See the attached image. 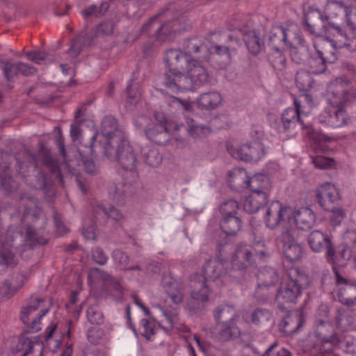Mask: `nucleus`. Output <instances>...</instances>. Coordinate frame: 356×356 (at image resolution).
I'll use <instances>...</instances> for the list:
<instances>
[{
  "label": "nucleus",
  "mask_w": 356,
  "mask_h": 356,
  "mask_svg": "<svg viewBox=\"0 0 356 356\" xmlns=\"http://www.w3.org/2000/svg\"><path fill=\"white\" fill-rule=\"evenodd\" d=\"M184 51L169 49L164 60L168 67L163 77V85L172 92L191 91L204 86L209 74L200 61L192 58L197 56L208 60L211 53L198 38H191L184 44Z\"/></svg>",
  "instance_id": "f257e3e1"
},
{
  "label": "nucleus",
  "mask_w": 356,
  "mask_h": 356,
  "mask_svg": "<svg viewBox=\"0 0 356 356\" xmlns=\"http://www.w3.org/2000/svg\"><path fill=\"white\" fill-rule=\"evenodd\" d=\"M329 104L318 117L320 124L332 128H339L348 123V115L343 105L356 98V90L350 89L348 81L337 78L327 88Z\"/></svg>",
  "instance_id": "f03ea898"
},
{
  "label": "nucleus",
  "mask_w": 356,
  "mask_h": 356,
  "mask_svg": "<svg viewBox=\"0 0 356 356\" xmlns=\"http://www.w3.org/2000/svg\"><path fill=\"white\" fill-rule=\"evenodd\" d=\"M309 283V277L304 271L296 268H290L280 283L277 301L280 304L296 303Z\"/></svg>",
  "instance_id": "7ed1b4c3"
},
{
  "label": "nucleus",
  "mask_w": 356,
  "mask_h": 356,
  "mask_svg": "<svg viewBox=\"0 0 356 356\" xmlns=\"http://www.w3.org/2000/svg\"><path fill=\"white\" fill-rule=\"evenodd\" d=\"M214 317L217 324L212 334L218 340L227 341L241 335V330L236 325L238 316L233 307L224 305L217 307L214 311Z\"/></svg>",
  "instance_id": "20e7f679"
},
{
  "label": "nucleus",
  "mask_w": 356,
  "mask_h": 356,
  "mask_svg": "<svg viewBox=\"0 0 356 356\" xmlns=\"http://www.w3.org/2000/svg\"><path fill=\"white\" fill-rule=\"evenodd\" d=\"M126 138L124 133L118 128L116 118L113 115H106L102 120L100 131L96 133L92 137V143L90 145V152L92 148L99 146L104 150L106 147L117 144Z\"/></svg>",
  "instance_id": "39448f33"
},
{
  "label": "nucleus",
  "mask_w": 356,
  "mask_h": 356,
  "mask_svg": "<svg viewBox=\"0 0 356 356\" xmlns=\"http://www.w3.org/2000/svg\"><path fill=\"white\" fill-rule=\"evenodd\" d=\"M51 305L49 299H35L22 309L20 318L29 332L41 330V318L49 312Z\"/></svg>",
  "instance_id": "423d86ee"
},
{
  "label": "nucleus",
  "mask_w": 356,
  "mask_h": 356,
  "mask_svg": "<svg viewBox=\"0 0 356 356\" xmlns=\"http://www.w3.org/2000/svg\"><path fill=\"white\" fill-rule=\"evenodd\" d=\"M108 159L116 161L125 170L133 171L136 169L138 160L133 147L127 137L104 150Z\"/></svg>",
  "instance_id": "0eeeda50"
},
{
  "label": "nucleus",
  "mask_w": 356,
  "mask_h": 356,
  "mask_svg": "<svg viewBox=\"0 0 356 356\" xmlns=\"http://www.w3.org/2000/svg\"><path fill=\"white\" fill-rule=\"evenodd\" d=\"M329 309L327 306L318 308L316 319L314 324V336L322 343L336 344L338 343L334 326L328 318Z\"/></svg>",
  "instance_id": "6e6552de"
},
{
  "label": "nucleus",
  "mask_w": 356,
  "mask_h": 356,
  "mask_svg": "<svg viewBox=\"0 0 356 356\" xmlns=\"http://www.w3.org/2000/svg\"><path fill=\"white\" fill-rule=\"evenodd\" d=\"M227 149L233 158L245 162H257L266 154L264 145L258 140L236 145L228 143Z\"/></svg>",
  "instance_id": "1a4fd4ad"
},
{
  "label": "nucleus",
  "mask_w": 356,
  "mask_h": 356,
  "mask_svg": "<svg viewBox=\"0 0 356 356\" xmlns=\"http://www.w3.org/2000/svg\"><path fill=\"white\" fill-rule=\"evenodd\" d=\"M356 18L348 19L346 23V29L343 33L341 28L339 25H336L333 22H328L323 24L326 31L332 34L334 37H339V47H343L348 51H356V29H355Z\"/></svg>",
  "instance_id": "9d476101"
},
{
  "label": "nucleus",
  "mask_w": 356,
  "mask_h": 356,
  "mask_svg": "<svg viewBox=\"0 0 356 356\" xmlns=\"http://www.w3.org/2000/svg\"><path fill=\"white\" fill-rule=\"evenodd\" d=\"M189 286L191 297L186 302V307L189 311L195 313L200 309L201 303L208 301L211 289L210 286L197 275H192Z\"/></svg>",
  "instance_id": "9b49d317"
},
{
  "label": "nucleus",
  "mask_w": 356,
  "mask_h": 356,
  "mask_svg": "<svg viewBox=\"0 0 356 356\" xmlns=\"http://www.w3.org/2000/svg\"><path fill=\"white\" fill-rule=\"evenodd\" d=\"M204 277L200 276L201 280L208 285L207 282H213L220 288L225 284L227 273L225 265L222 260L213 259L208 260L202 267Z\"/></svg>",
  "instance_id": "f8f14e48"
},
{
  "label": "nucleus",
  "mask_w": 356,
  "mask_h": 356,
  "mask_svg": "<svg viewBox=\"0 0 356 356\" xmlns=\"http://www.w3.org/2000/svg\"><path fill=\"white\" fill-rule=\"evenodd\" d=\"M325 13L324 16L321 15L323 22L343 15L345 21L348 23V19L356 18V0H353L350 3L334 0L328 1L325 7Z\"/></svg>",
  "instance_id": "ddd939ff"
},
{
  "label": "nucleus",
  "mask_w": 356,
  "mask_h": 356,
  "mask_svg": "<svg viewBox=\"0 0 356 356\" xmlns=\"http://www.w3.org/2000/svg\"><path fill=\"white\" fill-rule=\"evenodd\" d=\"M309 248L315 252H321L326 250V259L330 262L334 261L335 249L330 236L320 230H314L307 236Z\"/></svg>",
  "instance_id": "4468645a"
},
{
  "label": "nucleus",
  "mask_w": 356,
  "mask_h": 356,
  "mask_svg": "<svg viewBox=\"0 0 356 356\" xmlns=\"http://www.w3.org/2000/svg\"><path fill=\"white\" fill-rule=\"evenodd\" d=\"M291 209L280 201H273L266 209L264 220L266 226L270 229H275L284 220L285 217L291 218Z\"/></svg>",
  "instance_id": "2eb2a0df"
},
{
  "label": "nucleus",
  "mask_w": 356,
  "mask_h": 356,
  "mask_svg": "<svg viewBox=\"0 0 356 356\" xmlns=\"http://www.w3.org/2000/svg\"><path fill=\"white\" fill-rule=\"evenodd\" d=\"M155 118L159 123L149 125L145 129L148 139L155 143L163 145L170 139V128L165 116L162 113L155 114Z\"/></svg>",
  "instance_id": "dca6fc26"
},
{
  "label": "nucleus",
  "mask_w": 356,
  "mask_h": 356,
  "mask_svg": "<svg viewBox=\"0 0 356 356\" xmlns=\"http://www.w3.org/2000/svg\"><path fill=\"white\" fill-rule=\"evenodd\" d=\"M316 201L325 210L329 211L331 204L340 200L338 188L334 184L325 182L320 184L315 191Z\"/></svg>",
  "instance_id": "f3484780"
},
{
  "label": "nucleus",
  "mask_w": 356,
  "mask_h": 356,
  "mask_svg": "<svg viewBox=\"0 0 356 356\" xmlns=\"http://www.w3.org/2000/svg\"><path fill=\"white\" fill-rule=\"evenodd\" d=\"M323 47H321L320 44H314V47L318 53V57L312 58L309 60V65L310 66L311 72L313 74H321L325 71V58L324 56L327 53H330L334 55V52L332 50H327L329 47H331L332 50L337 48V42L328 38L323 39L322 40Z\"/></svg>",
  "instance_id": "a211bd4d"
},
{
  "label": "nucleus",
  "mask_w": 356,
  "mask_h": 356,
  "mask_svg": "<svg viewBox=\"0 0 356 356\" xmlns=\"http://www.w3.org/2000/svg\"><path fill=\"white\" fill-rule=\"evenodd\" d=\"M295 232L294 229H287L280 236L283 252L290 261H298L302 255V248L295 239Z\"/></svg>",
  "instance_id": "6ab92c4d"
},
{
  "label": "nucleus",
  "mask_w": 356,
  "mask_h": 356,
  "mask_svg": "<svg viewBox=\"0 0 356 356\" xmlns=\"http://www.w3.org/2000/svg\"><path fill=\"white\" fill-rule=\"evenodd\" d=\"M335 277L339 301L346 305H354L356 302V284L341 277L337 271H335Z\"/></svg>",
  "instance_id": "aec40b11"
},
{
  "label": "nucleus",
  "mask_w": 356,
  "mask_h": 356,
  "mask_svg": "<svg viewBox=\"0 0 356 356\" xmlns=\"http://www.w3.org/2000/svg\"><path fill=\"white\" fill-rule=\"evenodd\" d=\"M307 115V111L300 110L297 107H289L286 108L282 115V124L283 129L288 131L293 129L297 124H300L302 129L308 128L309 125L305 124L302 116Z\"/></svg>",
  "instance_id": "412c9836"
},
{
  "label": "nucleus",
  "mask_w": 356,
  "mask_h": 356,
  "mask_svg": "<svg viewBox=\"0 0 356 356\" xmlns=\"http://www.w3.org/2000/svg\"><path fill=\"white\" fill-rule=\"evenodd\" d=\"M254 250L251 245L243 244L236 250L232 259L233 267L243 269L250 266L254 257Z\"/></svg>",
  "instance_id": "4be33fe9"
},
{
  "label": "nucleus",
  "mask_w": 356,
  "mask_h": 356,
  "mask_svg": "<svg viewBox=\"0 0 356 356\" xmlns=\"http://www.w3.org/2000/svg\"><path fill=\"white\" fill-rule=\"evenodd\" d=\"M188 21V18L186 15L180 14L172 21L161 25L156 31L157 37L161 40H163L161 38V35H169L172 33L188 29L190 27V24Z\"/></svg>",
  "instance_id": "5701e85b"
},
{
  "label": "nucleus",
  "mask_w": 356,
  "mask_h": 356,
  "mask_svg": "<svg viewBox=\"0 0 356 356\" xmlns=\"http://www.w3.org/2000/svg\"><path fill=\"white\" fill-rule=\"evenodd\" d=\"M291 218H293L296 227L302 230L309 229L316 220L314 212L307 207L291 211Z\"/></svg>",
  "instance_id": "b1692460"
},
{
  "label": "nucleus",
  "mask_w": 356,
  "mask_h": 356,
  "mask_svg": "<svg viewBox=\"0 0 356 356\" xmlns=\"http://www.w3.org/2000/svg\"><path fill=\"white\" fill-rule=\"evenodd\" d=\"M92 215L97 222L100 225L104 224L106 219H113L120 222L124 218L123 214L119 209L113 206L110 207L109 209H106L101 204L93 206Z\"/></svg>",
  "instance_id": "393cba45"
},
{
  "label": "nucleus",
  "mask_w": 356,
  "mask_h": 356,
  "mask_svg": "<svg viewBox=\"0 0 356 356\" xmlns=\"http://www.w3.org/2000/svg\"><path fill=\"white\" fill-rule=\"evenodd\" d=\"M132 193V186L130 184L122 181L113 182L109 187L110 198L116 204L123 205L124 198Z\"/></svg>",
  "instance_id": "a878e982"
},
{
  "label": "nucleus",
  "mask_w": 356,
  "mask_h": 356,
  "mask_svg": "<svg viewBox=\"0 0 356 356\" xmlns=\"http://www.w3.org/2000/svg\"><path fill=\"white\" fill-rule=\"evenodd\" d=\"M268 197L269 195L264 193H251L243 200V207L244 211L249 213L257 212L266 204Z\"/></svg>",
  "instance_id": "bb28decb"
},
{
  "label": "nucleus",
  "mask_w": 356,
  "mask_h": 356,
  "mask_svg": "<svg viewBox=\"0 0 356 356\" xmlns=\"http://www.w3.org/2000/svg\"><path fill=\"white\" fill-rule=\"evenodd\" d=\"M257 287L256 294L259 295L260 291L267 289L278 281V275L276 270L271 267H266L258 273Z\"/></svg>",
  "instance_id": "cd10ccee"
},
{
  "label": "nucleus",
  "mask_w": 356,
  "mask_h": 356,
  "mask_svg": "<svg viewBox=\"0 0 356 356\" xmlns=\"http://www.w3.org/2000/svg\"><path fill=\"white\" fill-rule=\"evenodd\" d=\"M222 101V97L219 92L210 91L201 94L196 102L200 108L211 111L218 108Z\"/></svg>",
  "instance_id": "c85d7f7f"
},
{
  "label": "nucleus",
  "mask_w": 356,
  "mask_h": 356,
  "mask_svg": "<svg viewBox=\"0 0 356 356\" xmlns=\"http://www.w3.org/2000/svg\"><path fill=\"white\" fill-rule=\"evenodd\" d=\"M302 315L299 312H294L286 316L280 323V329L287 334L296 332L304 324Z\"/></svg>",
  "instance_id": "c756f323"
},
{
  "label": "nucleus",
  "mask_w": 356,
  "mask_h": 356,
  "mask_svg": "<svg viewBox=\"0 0 356 356\" xmlns=\"http://www.w3.org/2000/svg\"><path fill=\"white\" fill-rule=\"evenodd\" d=\"M165 290L175 305L182 302L184 299V288L177 281L173 279L164 280L163 282Z\"/></svg>",
  "instance_id": "7c9ffc66"
},
{
  "label": "nucleus",
  "mask_w": 356,
  "mask_h": 356,
  "mask_svg": "<svg viewBox=\"0 0 356 356\" xmlns=\"http://www.w3.org/2000/svg\"><path fill=\"white\" fill-rule=\"evenodd\" d=\"M230 40L234 43L233 45L222 46L216 44L213 46V54L222 59L220 65L221 67H225L231 63L232 52L236 51L237 47L240 45V42L238 39H232L230 38Z\"/></svg>",
  "instance_id": "2f4dec72"
},
{
  "label": "nucleus",
  "mask_w": 356,
  "mask_h": 356,
  "mask_svg": "<svg viewBox=\"0 0 356 356\" xmlns=\"http://www.w3.org/2000/svg\"><path fill=\"white\" fill-rule=\"evenodd\" d=\"M286 29L280 26H273L269 33V44L272 48L289 46Z\"/></svg>",
  "instance_id": "473e14b6"
},
{
  "label": "nucleus",
  "mask_w": 356,
  "mask_h": 356,
  "mask_svg": "<svg viewBox=\"0 0 356 356\" xmlns=\"http://www.w3.org/2000/svg\"><path fill=\"white\" fill-rule=\"evenodd\" d=\"M269 179L263 175H256L248 179L246 188H250L251 193H264L269 195L270 190Z\"/></svg>",
  "instance_id": "72a5a7b5"
},
{
  "label": "nucleus",
  "mask_w": 356,
  "mask_h": 356,
  "mask_svg": "<svg viewBox=\"0 0 356 356\" xmlns=\"http://www.w3.org/2000/svg\"><path fill=\"white\" fill-rule=\"evenodd\" d=\"M249 175L243 168H235L229 173L227 182L229 186L235 189L246 188Z\"/></svg>",
  "instance_id": "f704fd0d"
},
{
  "label": "nucleus",
  "mask_w": 356,
  "mask_h": 356,
  "mask_svg": "<svg viewBox=\"0 0 356 356\" xmlns=\"http://www.w3.org/2000/svg\"><path fill=\"white\" fill-rule=\"evenodd\" d=\"M16 71L21 72L24 75L33 74L35 70L34 67H31L24 63H19L16 66H14L11 63L6 62L3 67V73L5 77L8 81L12 80L17 74Z\"/></svg>",
  "instance_id": "c9c22d12"
},
{
  "label": "nucleus",
  "mask_w": 356,
  "mask_h": 356,
  "mask_svg": "<svg viewBox=\"0 0 356 356\" xmlns=\"http://www.w3.org/2000/svg\"><path fill=\"white\" fill-rule=\"evenodd\" d=\"M220 227L227 235H236L242 227V221L238 216H227L222 218Z\"/></svg>",
  "instance_id": "e433bc0d"
},
{
  "label": "nucleus",
  "mask_w": 356,
  "mask_h": 356,
  "mask_svg": "<svg viewBox=\"0 0 356 356\" xmlns=\"http://www.w3.org/2000/svg\"><path fill=\"white\" fill-rule=\"evenodd\" d=\"M187 131L193 138L202 139L208 136L211 130L209 126L200 124L191 119L187 122Z\"/></svg>",
  "instance_id": "4c0bfd02"
},
{
  "label": "nucleus",
  "mask_w": 356,
  "mask_h": 356,
  "mask_svg": "<svg viewBox=\"0 0 356 356\" xmlns=\"http://www.w3.org/2000/svg\"><path fill=\"white\" fill-rule=\"evenodd\" d=\"M142 158L144 162L152 167H156L161 163L162 156L155 147L145 146L141 149Z\"/></svg>",
  "instance_id": "58836bf2"
},
{
  "label": "nucleus",
  "mask_w": 356,
  "mask_h": 356,
  "mask_svg": "<svg viewBox=\"0 0 356 356\" xmlns=\"http://www.w3.org/2000/svg\"><path fill=\"white\" fill-rule=\"evenodd\" d=\"M244 42L251 54L257 55L260 52L261 44L259 36L254 31H250L245 33L244 35Z\"/></svg>",
  "instance_id": "ea45409f"
},
{
  "label": "nucleus",
  "mask_w": 356,
  "mask_h": 356,
  "mask_svg": "<svg viewBox=\"0 0 356 356\" xmlns=\"http://www.w3.org/2000/svg\"><path fill=\"white\" fill-rule=\"evenodd\" d=\"M338 343L332 344V346L338 347L344 353L348 354H354L356 351V341L348 336H337Z\"/></svg>",
  "instance_id": "a19ab883"
},
{
  "label": "nucleus",
  "mask_w": 356,
  "mask_h": 356,
  "mask_svg": "<svg viewBox=\"0 0 356 356\" xmlns=\"http://www.w3.org/2000/svg\"><path fill=\"white\" fill-rule=\"evenodd\" d=\"M312 78L308 72L300 70L297 72L296 84L300 90L307 91L312 88Z\"/></svg>",
  "instance_id": "79ce46f5"
},
{
  "label": "nucleus",
  "mask_w": 356,
  "mask_h": 356,
  "mask_svg": "<svg viewBox=\"0 0 356 356\" xmlns=\"http://www.w3.org/2000/svg\"><path fill=\"white\" fill-rule=\"evenodd\" d=\"M354 317L349 310L338 311L336 316V323L339 327L347 330L349 329L354 323Z\"/></svg>",
  "instance_id": "37998d69"
},
{
  "label": "nucleus",
  "mask_w": 356,
  "mask_h": 356,
  "mask_svg": "<svg viewBox=\"0 0 356 356\" xmlns=\"http://www.w3.org/2000/svg\"><path fill=\"white\" fill-rule=\"evenodd\" d=\"M239 205L237 201L230 199L222 202L220 206V212L222 218L227 216H236Z\"/></svg>",
  "instance_id": "c03bdc74"
},
{
  "label": "nucleus",
  "mask_w": 356,
  "mask_h": 356,
  "mask_svg": "<svg viewBox=\"0 0 356 356\" xmlns=\"http://www.w3.org/2000/svg\"><path fill=\"white\" fill-rule=\"evenodd\" d=\"M271 317L272 314L268 309H257L252 314V323L259 326L264 325Z\"/></svg>",
  "instance_id": "a18cd8bd"
},
{
  "label": "nucleus",
  "mask_w": 356,
  "mask_h": 356,
  "mask_svg": "<svg viewBox=\"0 0 356 356\" xmlns=\"http://www.w3.org/2000/svg\"><path fill=\"white\" fill-rule=\"evenodd\" d=\"M294 106L300 110H304L309 113V108L314 106L312 97L309 94L301 95L298 99H294Z\"/></svg>",
  "instance_id": "49530a36"
},
{
  "label": "nucleus",
  "mask_w": 356,
  "mask_h": 356,
  "mask_svg": "<svg viewBox=\"0 0 356 356\" xmlns=\"http://www.w3.org/2000/svg\"><path fill=\"white\" fill-rule=\"evenodd\" d=\"M283 47L272 48L273 52L269 57L270 62L275 68H280L284 67L286 63V58L282 52Z\"/></svg>",
  "instance_id": "de8ad7c7"
},
{
  "label": "nucleus",
  "mask_w": 356,
  "mask_h": 356,
  "mask_svg": "<svg viewBox=\"0 0 356 356\" xmlns=\"http://www.w3.org/2000/svg\"><path fill=\"white\" fill-rule=\"evenodd\" d=\"M158 308L161 312L162 316L164 317L168 327L170 329L173 328L179 321L177 312L175 310L168 311L161 307H158Z\"/></svg>",
  "instance_id": "09e8293b"
},
{
  "label": "nucleus",
  "mask_w": 356,
  "mask_h": 356,
  "mask_svg": "<svg viewBox=\"0 0 356 356\" xmlns=\"http://www.w3.org/2000/svg\"><path fill=\"white\" fill-rule=\"evenodd\" d=\"M330 210L332 212V216L330 217L331 225L334 227L340 225L346 216L344 209L340 207L331 208L330 207Z\"/></svg>",
  "instance_id": "8fccbe9b"
},
{
  "label": "nucleus",
  "mask_w": 356,
  "mask_h": 356,
  "mask_svg": "<svg viewBox=\"0 0 356 356\" xmlns=\"http://www.w3.org/2000/svg\"><path fill=\"white\" fill-rule=\"evenodd\" d=\"M25 343L28 350L24 353V356H42L43 345L41 343L28 341Z\"/></svg>",
  "instance_id": "3c124183"
},
{
  "label": "nucleus",
  "mask_w": 356,
  "mask_h": 356,
  "mask_svg": "<svg viewBox=\"0 0 356 356\" xmlns=\"http://www.w3.org/2000/svg\"><path fill=\"white\" fill-rule=\"evenodd\" d=\"M26 57L29 60L37 64L47 63L50 60V58L47 57L46 53L41 51H33L27 52Z\"/></svg>",
  "instance_id": "603ef678"
},
{
  "label": "nucleus",
  "mask_w": 356,
  "mask_h": 356,
  "mask_svg": "<svg viewBox=\"0 0 356 356\" xmlns=\"http://www.w3.org/2000/svg\"><path fill=\"white\" fill-rule=\"evenodd\" d=\"M140 327L143 329L141 334L147 340H151L152 336L154 335V325L147 319H142L140 322Z\"/></svg>",
  "instance_id": "864d4df0"
},
{
  "label": "nucleus",
  "mask_w": 356,
  "mask_h": 356,
  "mask_svg": "<svg viewBox=\"0 0 356 356\" xmlns=\"http://www.w3.org/2000/svg\"><path fill=\"white\" fill-rule=\"evenodd\" d=\"M303 349L305 352H312L310 356H332V355L329 352H319L318 353H314L315 350H318V346L312 342L310 339H307L304 345Z\"/></svg>",
  "instance_id": "5fc2aeb1"
},
{
  "label": "nucleus",
  "mask_w": 356,
  "mask_h": 356,
  "mask_svg": "<svg viewBox=\"0 0 356 356\" xmlns=\"http://www.w3.org/2000/svg\"><path fill=\"white\" fill-rule=\"evenodd\" d=\"M92 257L94 262L101 266L105 265L108 259L107 255L99 247H97L92 250Z\"/></svg>",
  "instance_id": "6e6d98bb"
},
{
  "label": "nucleus",
  "mask_w": 356,
  "mask_h": 356,
  "mask_svg": "<svg viewBox=\"0 0 356 356\" xmlns=\"http://www.w3.org/2000/svg\"><path fill=\"white\" fill-rule=\"evenodd\" d=\"M83 40V36H79L72 42L68 50V54L72 57H76L81 51Z\"/></svg>",
  "instance_id": "4d7b16f0"
},
{
  "label": "nucleus",
  "mask_w": 356,
  "mask_h": 356,
  "mask_svg": "<svg viewBox=\"0 0 356 356\" xmlns=\"http://www.w3.org/2000/svg\"><path fill=\"white\" fill-rule=\"evenodd\" d=\"M112 257L115 262L121 267L126 266L129 263V257L120 250H114Z\"/></svg>",
  "instance_id": "13d9d810"
},
{
  "label": "nucleus",
  "mask_w": 356,
  "mask_h": 356,
  "mask_svg": "<svg viewBox=\"0 0 356 356\" xmlns=\"http://www.w3.org/2000/svg\"><path fill=\"white\" fill-rule=\"evenodd\" d=\"M104 335V330L99 327H90V343H98Z\"/></svg>",
  "instance_id": "bf43d9fd"
},
{
  "label": "nucleus",
  "mask_w": 356,
  "mask_h": 356,
  "mask_svg": "<svg viewBox=\"0 0 356 356\" xmlns=\"http://www.w3.org/2000/svg\"><path fill=\"white\" fill-rule=\"evenodd\" d=\"M171 104L177 105L184 111H190L192 108L191 103L187 100H183L177 97H171Z\"/></svg>",
  "instance_id": "052dcab7"
},
{
  "label": "nucleus",
  "mask_w": 356,
  "mask_h": 356,
  "mask_svg": "<svg viewBox=\"0 0 356 356\" xmlns=\"http://www.w3.org/2000/svg\"><path fill=\"white\" fill-rule=\"evenodd\" d=\"M150 119L145 115H140L134 120L136 127L138 129H144L145 130L150 125Z\"/></svg>",
  "instance_id": "680f3d73"
},
{
  "label": "nucleus",
  "mask_w": 356,
  "mask_h": 356,
  "mask_svg": "<svg viewBox=\"0 0 356 356\" xmlns=\"http://www.w3.org/2000/svg\"><path fill=\"white\" fill-rule=\"evenodd\" d=\"M56 323H51L45 330L44 337L48 345H49V342L51 341V337L56 329Z\"/></svg>",
  "instance_id": "e2e57ef3"
},
{
  "label": "nucleus",
  "mask_w": 356,
  "mask_h": 356,
  "mask_svg": "<svg viewBox=\"0 0 356 356\" xmlns=\"http://www.w3.org/2000/svg\"><path fill=\"white\" fill-rule=\"evenodd\" d=\"M314 165L320 169L326 168L329 165V161L323 157H316L314 159Z\"/></svg>",
  "instance_id": "0e129e2a"
},
{
  "label": "nucleus",
  "mask_w": 356,
  "mask_h": 356,
  "mask_svg": "<svg viewBox=\"0 0 356 356\" xmlns=\"http://www.w3.org/2000/svg\"><path fill=\"white\" fill-rule=\"evenodd\" d=\"M103 314L101 312H93L90 315V323L97 325H100L103 322Z\"/></svg>",
  "instance_id": "69168bd1"
},
{
  "label": "nucleus",
  "mask_w": 356,
  "mask_h": 356,
  "mask_svg": "<svg viewBox=\"0 0 356 356\" xmlns=\"http://www.w3.org/2000/svg\"><path fill=\"white\" fill-rule=\"evenodd\" d=\"M132 81L133 79H130L127 81V92L128 98L130 99H136L140 96V93L138 90L131 91V86H132Z\"/></svg>",
  "instance_id": "338daca9"
},
{
  "label": "nucleus",
  "mask_w": 356,
  "mask_h": 356,
  "mask_svg": "<svg viewBox=\"0 0 356 356\" xmlns=\"http://www.w3.org/2000/svg\"><path fill=\"white\" fill-rule=\"evenodd\" d=\"M344 238L349 242L356 243V230L348 229L345 232Z\"/></svg>",
  "instance_id": "774afa93"
}]
</instances>
